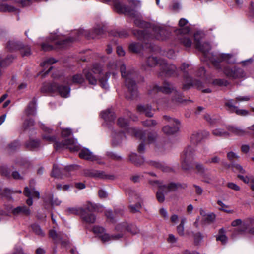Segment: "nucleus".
I'll return each mask as SVG.
<instances>
[{"label": "nucleus", "mask_w": 254, "mask_h": 254, "mask_svg": "<svg viewBox=\"0 0 254 254\" xmlns=\"http://www.w3.org/2000/svg\"><path fill=\"white\" fill-rule=\"evenodd\" d=\"M108 65L111 69L120 68L122 77L124 78L125 85L128 89L126 98L128 100L136 99L138 97V91L135 81L137 74L134 70L131 69H126L124 64L116 61L109 63Z\"/></svg>", "instance_id": "nucleus-1"}, {"label": "nucleus", "mask_w": 254, "mask_h": 254, "mask_svg": "<svg viewBox=\"0 0 254 254\" xmlns=\"http://www.w3.org/2000/svg\"><path fill=\"white\" fill-rule=\"evenodd\" d=\"M194 44L195 48L201 51L204 57L207 60H209L213 65L217 69H220V63L225 61L228 63H232L231 59L233 57V55L231 54H219L214 55L213 53H209V52L211 49V47L209 43L200 42V35L198 32L194 35Z\"/></svg>", "instance_id": "nucleus-2"}, {"label": "nucleus", "mask_w": 254, "mask_h": 254, "mask_svg": "<svg viewBox=\"0 0 254 254\" xmlns=\"http://www.w3.org/2000/svg\"><path fill=\"white\" fill-rule=\"evenodd\" d=\"M73 41L72 37L67 39H63L58 35H53L48 39L50 44L44 43L41 44L42 50L44 51H51L55 48H61L67 47Z\"/></svg>", "instance_id": "nucleus-3"}, {"label": "nucleus", "mask_w": 254, "mask_h": 254, "mask_svg": "<svg viewBox=\"0 0 254 254\" xmlns=\"http://www.w3.org/2000/svg\"><path fill=\"white\" fill-rule=\"evenodd\" d=\"M153 31L154 35H150L148 33V30L145 29L143 30H138L133 31V34L139 40L146 43V40L152 38L153 37L158 40H163L165 38L164 35L165 33V30L160 26H155L153 28Z\"/></svg>", "instance_id": "nucleus-4"}, {"label": "nucleus", "mask_w": 254, "mask_h": 254, "mask_svg": "<svg viewBox=\"0 0 254 254\" xmlns=\"http://www.w3.org/2000/svg\"><path fill=\"white\" fill-rule=\"evenodd\" d=\"M189 67V64L186 63H183L180 67V70L183 72V77L185 80L183 84V89L187 90L191 87H195L198 89H201L202 87V83L199 80H193L189 75L186 69Z\"/></svg>", "instance_id": "nucleus-5"}, {"label": "nucleus", "mask_w": 254, "mask_h": 254, "mask_svg": "<svg viewBox=\"0 0 254 254\" xmlns=\"http://www.w3.org/2000/svg\"><path fill=\"white\" fill-rule=\"evenodd\" d=\"M103 32L104 30L99 26L95 27L91 32L84 30L75 31L72 36V41L74 42L78 40L81 36H85L88 39H94L102 35Z\"/></svg>", "instance_id": "nucleus-6"}, {"label": "nucleus", "mask_w": 254, "mask_h": 254, "mask_svg": "<svg viewBox=\"0 0 254 254\" xmlns=\"http://www.w3.org/2000/svg\"><path fill=\"white\" fill-rule=\"evenodd\" d=\"M118 125L122 128H124L127 132L132 135H134L137 138L142 140L143 141L145 140V133L144 131L137 129L134 127H128V121L124 118H119L117 121Z\"/></svg>", "instance_id": "nucleus-7"}, {"label": "nucleus", "mask_w": 254, "mask_h": 254, "mask_svg": "<svg viewBox=\"0 0 254 254\" xmlns=\"http://www.w3.org/2000/svg\"><path fill=\"white\" fill-rule=\"evenodd\" d=\"M93 232L96 234L102 241L104 243L109 242L111 240H117L122 238L123 236L122 234L116 235H110L105 233V229L99 226H95L92 229Z\"/></svg>", "instance_id": "nucleus-8"}, {"label": "nucleus", "mask_w": 254, "mask_h": 254, "mask_svg": "<svg viewBox=\"0 0 254 254\" xmlns=\"http://www.w3.org/2000/svg\"><path fill=\"white\" fill-rule=\"evenodd\" d=\"M194 149L191 146H188L184 151L181 156L182 167L184 170H188L194 159Z\"/></svg>", "instance_id": "nucleus-9"}, {"label": "nucleus", "mask_w": 254, "mask_h": 254, "mask_svg": "<svg viewBox=\"0 0 254 254\" xmlns=\"http://www.w3.org/2000/svg\"><path fill=\"white\" fill-rule=\"evenodd\" d=\"M163 118L167 120L171 126L167 125L163 127L162 131L167 135H172L178 131L180 122L175 119L165 115Z\"/></svg>", "instance_id": "nucleus-10"}, {"label": "nucleus", "mask_w": 254, "mask_h": 254, "mask_svg": "<svg viewBox=\"0 0 254 254\" xmlns=\"http://www.w3.org/2000/svg\"><path fill=\"white\" fill-rule=\"evenodd\" d=\"M102 71V67L99 64H96L93 65L92 70L85 69L83 73L86 80L91 85H96L97 82L96 77L93 75L94 74H101Z\"/></svg>", "instance_id": "nucleus-11"}, {"label": "nucleus", "mask_w": 254, "mask_h": 254, "mask_svg": "<svg viewBox=\"0 0 254 254\" xmlns=\"http://www.w3.org/2000/svg\"><path fill=\"white\" fill-rule=\"evenodd\" d=\"M54 147L56 150L66 147L71 152L77 151L79 149L76 140L72 138L65 139L61 142H56Z\"/></svg>", "instance_id": "nucleus-12"}, {"label": "nucleus", "mask_w": 254, "mask_h": 254, "mask_svg": "<svg viewBox=\"0 0 254 254\" xmlns=\"http://www.w3.org/2000/svg\"><path fill=\"white\" fill-rule=\"evenodd\" d=\"M48 90L49 92H58L60 96L64 98H67L70 94V88L66 86L59 85L53 82L48 85Z\"/></svg>", "instance_id": "nucleus-13"}, {"label": "nucleus", "mask_w": 254, "mask_h": 254, "mask_svg": "<svg viewBox=\"0 0 254 254\" xmlns=\"http://www.w3.org/2000/svg\"><path fill=\"white\" fill-rule=\"evenodd\" d=\"M160 63V69L161 71L159 73L160 76H171L174 75H178L176 72L177 67L175 65L167 64L164 60Z\"/></svg>", "instance_id": "nucleus-14"}, {"label": "nucleus", "mask_w": 254, "mask_h": 254, "mask_svg": "<svg viewBox=\"0 0 254 254\" xmlns=\"http://www.w3.org/2000/svg\"><path fill=\"white\" fill-rule=\"evenodd\" d=\"M105 2L113 1L114 7L117 12L135 16V12L128 6L122 3L118 0H103Z\"/></svg>", "instance_id": "nucleus-15"}, {"label": "nucleus", "mask_w": 254, "mask_h": 254, "mask_svg": "<svg viewBox=\"0 0 254 254\" xmlns=\"http://www.w3.org/2000/svg\"><path fill=\"white\" fill-rule=\"evenodd\" d=\"M84 174L87 177L103 179L113 180L115 178L114 175L106 174L104 171L93 169L85 170L84 171Z\"/></svg>", "instance_id": "nucleus-16"}, {"label": "nucleus", "mask_w": 254, "mask_h": 254, "mask_svg": "<svg viewBox=\"0 0 254 254\" xmlns=\"http://www.w3.org/2000/svg\"><path fill=\"white\" fill-rule=\"evenodd\" d=\"M128 195L130 202H136L135 204L129 205V208L130 212L132 213L138 212L141 208V205L139 202L140 200L139 194L134 190H130Z\"/></svg>", "instance_id": "nucleus-17"}, {"label": "nucleus", "mask_w": 254, "mask_h": 254, "mask_svg": "<svg viewBox=\"0 0 254 254\" xmlns=\"http://www.w3.org/2000/svg\"><path fill=\"white\" fill-rule=\"evenodd\" d=\"M223 72L227 77L232 79L241 78L243 77L244 75L243 70L236 67L230 68L227 66L224 68Z\"/></svg>", "instance_id": "nucleus-18"}, {"label": "nucleus", "mask_w": 254, "mask_h": 254, "mask_svg": "<svg viewBox=\"0 0 254 254\" xmlns=\"http://www.w3.org/2000/svg\"><path fill=\"white\" fill-rule=\"evenodd\" d=\"M175 90L173 85L170 83L165 81L163 83L162 86H158V85H154L149 91V93L152 94L154 93L161 92L163 93L168 94L172 92Z\"/></svg>", "instance_id": "nucleus-19"}, {"label": "nucleus", "mask_w": 254, "mask_h": 254, "mask_svg": "<svg viewBox=\"0 0 254 254\" xmlns=\"http://www.w3.org/2000/svg\"><path fill=\"white\" fill-rule=\"evenodd\" d=\"M190 30V29L189 27H186L185 28H182L179 30V32L183 34L179 38L180 42L186 48L190 47L192 44L191 39L188 37V36L186 35V34L189 33Z\"/></svg>", "instance_id": "nucleus-20"}, {"label": "nucleus", "mask_w": 254, "mask_h": 254, "mask_svg": "<svg viewBox=\"0 0 254 254\" xmlns=\"http://www.w3.org/2000/svg\"><path fill=\"white\" fill-rule=\"evenodd\" d=\"M154 183L158 184L159 189L165 193L175 191L181 186L180 184L175 183H170L167 185H161L158 181H154Z\"/></svg>", "instance_id": "nucleus-21"}, {"label": "nucleus", "mask_w": 254, "mask_h": 254, "mask_svg": "<svg viewBox=\"0 0 254 254\" xmlns=\"http://www.w3.org/2000/svg\"><path fill=\"white\" fill-rule=\"evenodd\" d=\"M79 155L81 158L92 161H96L99 164L103 163L102 162L100 161V158L99 156L93 154V153L88 149H82L80 152Z\"/></svg>", "instance_id": "nucleus-22"}, {"label": "nucleus", "mask_w": 254, "mask_h": 254, "mask_svg": "<svg viewBox=\"0 0 254 254\" xmlns=\"http://www.w3.org/2000/svg\"><path fill=\"white\" fill-rule=\"evenodd\" d=\"M11 212L14 216H29L31 214L30 209L25 205L19 206L16 208H10Z\"/></svg>", "instance_id": "nucleus-23"}, {"label": "nucleus", "mask_w": 254, "mask_h": 254, "mask_svg": "<svg viewBox=\"0 0 254 254\" xmlns=\"http://www.w3.org/2000/svg\"><path fill=\"white\" fill-rule=\"evenodd\" d=\"M116 230L119 231H123L127 230L133 235L136 234L139 232V230L136 226L133 225H127L126 223L118 224L116 227Z\"/></svg>", "instance_id": "nucleus-24"}, {"label": "nucleus", "mask_w": 254, "mask_h": 254, "mask_svg": "<svg viewBox=\"0 0 254 254\" xmlns=\"http://www.w3.org/2000/svg\"><path fill=\"white\" fill-rule=\"evenodd\" d=\"M163 59H158L155 56H151L147 58L145 61L144 68L147 70V67H153L156 65L160 66V63L163 62Z\"/></svg>", "instance_id": "nucleus-25"}, {"label": "nucleus", "mask_w": 254, "mask_h": 254, "mask_svg": "<svg viewBox=\"0 0 254 254\" xmlns=\"http://www.w3.org/2000/svg\"><path fill=\"white\" fill-rule=\"evenodd\" d=\"M34 182L33 181H31L30 183V188L28 187H26L24 189V194L28 197L31 198H36L37 199H39L40 198V193L39 192L36 190L35 189L31 187V184ZM34 183V182H33Z\"/></svg>", "instance_id": "nucleus-26"}, {"label": "nucleus", "mask_w": 254, "mask_h": 254, "mask_svg": "<svg viewBox=\"0 0 254 254\" xmlns=\"http://www.w3.org/2000/svg\"><path fill=\"white\" fill-rule=\"evenodd\" d=\"M137 110L141 114H144L146 117H152L153 116L151 106L148 104L138 105Z\"/></svg>", "instance_id": "nucleus-27"}, {"label": "nucleus", "mask_w": 254, "mask_h": 254, "mask_svg": "<svg viewBox=\"0 0 254 254\" xmlns=\"http://www.w3.org/2000/svg\"><path fill=\"white\" fill-rule=\"evenodd\" d=\"M209 135V132L207 131H201L195 132L191 136L190 140L193 144H197L200 142L204 137Z\"/></svg>", "instance_id": "nucleus-28"}, {"label": "nucleus", "mask_w": 254, "mask_h": 254, "mask_svg": "<svg viewBox=\"0 0 254 254\" xmlns=\"http://www.w3.org/2000/svg\"><path fill=\"white\" fill-rule=\"evenodd\" d=\"M80 216L82 219L87 223H94L95 222V215L92 213H88L84 209H83Z\"/></svg>", "instance_id": "nucleus-29"}, {"label": "nucleus", "mask_w": 254, "mask_h": 254, "mask_svg": "<svg viewBox=\"0 0 254 254\" xmlns=\"http://www.w3.org/2000/svg\"><path fill=\"white\" fill-rule=\"evenodd\" d=\"M23 44L17 40H9L7 44V48L10 51L19 50L22 49Z\"/></svg>", "instance_id": "nucleus-30"}, {"label": "nucleus", "mask_w": 254, "mask_h": 254, "mask_svg": "<svg viewBox=\"0 0 254 254\" xmlns=\"http://www.w3.org/2000/svg\"><path fill=\"white\" fill-rule=\"evenodd\" d=\"M101 116L106 121L108 122L114 121L115 118L114 112L111 109H108L102 112Z\"/></svg>", "instance_id": "nucleus-31"}, {"label": "nucleus", "mask_w": 254, "mask_h": 254, "mask_svg": "<svg viewBox=\"0 0 254 254\" xmlns=\"http://www.w3.org/2000/svg\"><path fill=\"white\" fill-rule=\"evenodd\" d=\"M36 101L33 99L30 102L25 110V114L27 116H34L36 113Z\"/></svg>", "instance_id": "nucleus-32"}, {"label": "nucleus", "mask_w": 254, "mask_h": 254, "mask_svg": "<svg viewBox=\"0 0 254 254\" xmlns=\"http://www.w3.org/2000/svg\"><path fill=\"white\" fill-rule=\"evenodd\" d=\"M84 81V78L82 74H76L73 75L69 81H67V83L82 84Z\"/></svg>", "instance_id": "nucleus-33"}, {"label": "nucleus", "mask_w": 254, "mask_h": 254, "mask_svg": "<svg viewBox=\"0 0 254 254\" xmlns=\"http://www.w3.org/2000/svg\"><path fill=\"white\" fill-rule=\"evenodd\" d=\"M17 10L15 6L7 3L0 4V11L3 12H12Z\"/></svg>", "instance_id": "nucleus-34"}, {"label": "nucleus", "mask_w": 254, "mask_h": 254, "mask_svg": "<svg viewBox=\"0 0 254 254\" xmlns=\"http://www.w3.org/2000/svg\"><path fill=\"white\" fill-rule=\"evenodd\" d=\"M216 239L217 241H221L223 244H225L227 243L228 238L225 235V230L224 228L219 229Z\"/></svg>", "instance_id": "nucleus-35"}, {"label": "nucleus", "mask_w": 254, "mask_h": 254, "mask_svg": "<svg viewBox=\"0 0 254 254\" xmlns=\"http://www.w3.org/2000/svg\"><path fill=\"white\" fill-rule=\"evenodd\" d=\"M112 135L113 138V143L116 145L120 143L121 140L125 137L124 133L122 132H119L117 133L116 132L113 131Z\"/></svg>", "instance_id": "nucleus-36"}, {"label": "nucleus", "mask_w": 254, "mask_h": 254, "mask_svg": "<svg viewBox=\"0 0 254 254\" xmlns=\"http://www.w3.org/2000/svg\"><path fill=\"white\" fill-rule=\"evenodd\" d=\"M227 129L231 133L236 135H243L245 133V131L243 129L235 126H228Z\"/></svg>", "instance_id": "nucleus-37"}, {"label": "nucleus", "mask_w": 254, "mask_h": 254, "mask_svg": "<svg viewBox=\"0 0 254 254\" xmlns=\"http://www.w3.org/2000/svg\"><path fill=\"white\" fill-rule=\"evenodd\" d=\"M224 105L227 108V110L231 113H234L235 110L237 107L234 105V100L232 99H226Z\"/></svg>", "instance_id": "nucleus-38"}, {"label": "nucleus", "mask_w": 254, "mask_h": 254, "mask_svg": "<svg viewBox=\"0 0 254 254\" xmlns=\"http://www.w3.org/2000/svg\"><path fill=\"white\" fill-rule=\"evenodd\" d=\"M83 208L81 207H69L65 210L66 212L69 214L80 215L81 216L83 212Z\"/></svg>", "instance_id": "nucleus-39"}, {"label": "nucleus", "mask_w": 254, "mask_h": 254, "mask_svg": "<svg viewBox=\"0 0 254 254\" xmlns=\"http://www.w3.org/2000/svg\"><path fill=\"white\" fill-rule=\"evenodd\" d=\"M129 160L135 165L140 166L143 163V159H139L137 154L132 153L129 156Z\"/></svg>", "instance_id": "nucleus-40"}, {"label": "nucleus", "mask_w": 254, "mask_h": 254, "mask_svg": "<svg viewBox=\"0 0 254 254\" xmlns=\"http://www.w3.org/2000/svg\"><path fill=\"white\" fill-rule=\"evenodd\" d=\"M228 167L231 168L233 171L235 172H239L241 174H245L246 173L243 167L237 163H231V164L228 165Z\"/></svg>", "instance_id": "nucleus-41"}, {"label": "nucleus", "mask_w": 254, "mask_h": 254, "mask_svg": "<svg viewBox=\"0 0 254 254\" xmlns=\"http://www.w3.org/2000/svg\"><path fill=\"white\" fill-rule=\"evenodd\" d=\"M212 133L214 135L219 137H226L229 136V132L220 128H216L214 129L212 131Z\"/></svg>", "instance_id": "nucleus-42"}, {"label": "nucleus", "mask_w": 254, "mask_h": 254, "mask_svg": "<svg viewBox=\"0 0 254 254\" xmlns=\"http://www.w3.org/2000/svg\"><path fill=\"white\" fill-rule=\"evenodd\" d=\"M142 49V46L139 43H132L129 46V49L133 53H139Z\"/></svg>", "instance_id": "nucleus-43"}, {"label": "nucleus", "mask_w": 254, "mask_h": 254, "mask_svg": "<svg viewBox=\"0 0 254 254\" xmlns=\"http://www.w3.org/2000/svg\"><path fill=\"white\" fill-rule=\"evenodd\" d=\"M186 222V219L183 218L181 219L180 224L177 227V231L178 234L181 236H184V225Z\"/></svg>", "instance_id": "nucleus-44"}, {"label": "nucleus", "mask_w": 254, "mask_h": 254, "mask_svg": "<svg viewBox=\"0 0 254 254\" xmlns=\"http://www.w3.org/2000/svg\"><path fill=\"white\" fill-rule=\"evenodd\" d=\"M221 159L218 156H213L205 160V163L207 165L219 164L220 163Z\"/></svg>", "instance_id": "nucleus-45"}, {"label": "nucleus", "mask_w": 254, "mask_h": 254, "mask_svg": "<svg viewBox=\"0 0 254 254\" xmlns=\"http://www.w3.org/2000/svg\"><path fill=\"white\" fill-rule=\"evenodd\" d=\"M31 229L33 232L37 235L43 237L45 234L40 226L37 224H33L31 225Z\"/></svg>", "instance_id": "nucleus-46"}, {"label": "nucleus", "mask_w": 254, "mask_h": 254, "mask_svg": "<svg viewBox=\"0 0 254 254\" xmlns=\"http://www.w3.org/2000/svg\"><path fill=\"white\" fill-rule=\"evenodd\" d=\"M63 171L56 165H53V168L52 172V176L55 178H61L63 176Z\"/></svg>", "instance_id": "nucleus-47"}, {"label": "nucleus", "mask_w": 254, "mask_h": 254, "mask_svg": "<svg viewBox=\"0 0 254 254\" xmlns=\"http://www.w3.org/2000/svg\"><path fill=\"white\" fill-rule=\"evenodd\" d=\"M195 167L197 173L199 174L200 176L204 174L205 172L208 171L207 168H206L204 165L199 162H196L195 164Z\"/></svg>", "instance_id": "nucleus-48"}, {"label": "nucleus", "mask_w": 254, "mask_h": 254, "mask_svg": "<svg viewBox=\"0 0 254 254\" xmlns=\"http://www.w3.org/2000/svg\"><path fill=\"white\" fill-rule=\"evenodd\" d=\"M40 143L38 140H30L27 142L25 145L29 149H34L39 146Z\"/></svg>", "instance_id": "nucleus-49"}, {"label": "nucleus", "mask_w": 254, "mask_h": 254, "mask_svg": "<svg viewBox=\"0 0 254 254\" xmlns=\"http://www.w3.org/2000/svg\"><path fill=\"white\" fill-rule=\"evenodd\" d=\"M200 177L202 178L203 181L207 183H211L213 180V177L211 174L207 171L205 172L204 174H201Z\"/></svg>", "instance_id": "nucleus-50"}, {"label": "nucleus", "mask_w": 254, "mask_h": 254, "mask_svg": "<svg viewBox=\"0 0 254 254\" xmlns=\"http://www.w3.org/2000/svg\"><path fill=\"white\" fill-rule=\"evenodd\" d=\"M192 236L194 243L196 245H199L203 238L202 234L199 232L196 233L192 232Z\"/></svg>", "instance_id": "nucleus-51"}, {"label": "nucleus", "mask_w": 254, "mask_h": 254, "mask_svg": "<svg viewBox=\"0 0 254 254\" xmlns=\"http://www.w3.org/2000/svg\"><path fill=\"white\" fill-rule=\"evenodd\" d=\"M110 75V73L107 72L106 73V74L103 77L99 79V82L102 88L105 89H107L108 88V85L107 83V81Z\"/></svg>", "instance_id": "nucleus-52"}, {"label": "nucleus", "mask_w": 254, "mask_h": 254, "mask_svg": "<svg viewBox=\"0 0 254 254\" xmlns=\"http://www.w3.org/2000/svg\"><path fill=\"white\" fill-rule=\"evenodd\" d=\"M142 124L143 126L146 127H152L155 126L157 124V123L155 120L149 119L142 121Z\"/></svg>", "instance_id": "nucleus-53"}, {"label": "nucleus", "mask_w": 254, "mask_h": 254, "mask_svg": "<svg viewBox=\"0 0 254 254\" xmlns=\"http://www.w3.org/2000/svg\"><path fill=\"white\" fill-rule=\"evenodd\" d=\"M217 204L220 206V208H219L220 210L224 211L228 213H232L233 212V210L227 209L226 208H228L229 206L225 205L222 201L218 200L217 201Z\"/></svg>", "instance_id": "nucleus-54"}, {"label": "nucleus", "mask_w": 254, "mask_h": 254, "mask_svg": "<svg viewBox=\"0 0 254 254\" xmlns=\"http://www.w3.org/2000/svg\"><path fill=\"white\" fill-rule=\"evenodd\" d=\"M22 49H20L22 56H27L31 54L30 48L27 45L23 44Z\"/></svg>", "instance_id": "nucleus-55"}, {"label": "nucleus", "mask_w": 254, "mask_h": 254, "mask_svg": "<svg viewBox=\"0 0 254 254\" xmlns=\"http://www.w3.org/2000/svg\"><path fill=\"white\" fill-rule=\"evenodd\" d=\"M152 165L154 166L156 168H159L162 170L164 172H168L171 170V169L168 167H165L161 164L158 162H151Z\"/></svg>", "instance_id": "nucleus-56"}, {"label": "nucleus", "mask_w": 254, "mask_h": 254, "mask_svg": "<svg viewBox=\"0 0 254 254\" xmlns=\"http://www.w3.org/2000/svg\"><path fill=\"white\" fill-rule=\"evenodd\" d=\"M0 173L2 175L7 177L10 176V171L5 166H1L0 167Z\"/></svg>", "instance_id": "nucleus-57"}, {"label": "nucleus", "mask_w": 254, "mask_h": 254, "mask_svg": "<svg viewBox=\"0 0 254 254\" xmlns=\"http://www.w3.org/2000/svg\"><path fill=\"white\" fill-rule=\"evenodd\" d=\"M227 157L228 159L232 163H233L234 160H238L239 158V156L232 151L229 152L227 154Z\"/></svg>", "instance_id": "nucleus-58"}, {"label": "nucleus", "mask_w": 254, "mask_h": 254, "mask_svg": "<svg viewBox=\"0 0 254 254\" xmlns=\"http://www.w3.org/2000/svg\"><path fill=\"white\" fill-rule=\"evenodd\" d=\"M56 61L53 58L48 59L41 64V66L43 67H48L50 66L52 64L56 63Z\"/></svg>", "instance_id": "nucleus-59"}, {"label": "nucleus", "mask_w": 254, "mask_h": 254, "mask_svg": "<svg viewBox=\"0 0 254 254\" xmlns=\"http://www.w3.org/2000/svg\"><path fill=\"white\" fill-rule=\"evenodd\" d=\"M97 208L96 204L89 202L86 205V209H85L87 212H91L96 211Z\"/></svg>", "instance_id": "nucleus-60"}, {"label": "nucleus", "mask_w": 254, "mask_h": 254, "mask_svg": "<svg viewBox=\"0 0 254 254\" xmlns=\"http://www.w3.org/2000/svg\"><path fill=\"white\" fill-rule=\"evenodd\" d=\"M213 83L214 85H219L220 86H226L228 84L227 80L224 79H218L213 81Z\"/></svg>", "instance_id": "nucleus-61"}, {"label": "nucleus", "mask_w": 254, "mask_h": 254, "mask_svg": "<svg viewBox=\"0 0 254 254\" xmlns=\"http://www.w3.org/2000/svg\"><path fill=\"white\" fill-rule=\"evenodd\" d=\"M234 113H235L237 115L242 116H246L249 114L248 111L245 109H239L238 107L235 110Z\"/></svg>", "instance_id": "nucleus-62"}, {"label": "nucleus", "mask_w": 254, "mask_h": 254, "mask_svg": "<svg viewBox=\"0 0 254 254\" xmlns=\"http://www.w3.org/2000/svg\"><path fill=\"white\" fill-rule=\"evenodd\" d=\"M164 193L163 191L159 189V191L156 192V198L157 200L160 202H163L165 200Z\"/></svg>", "instance_id": "nucleus-63"}, {"label": "nucleus", "mask_w": 254, "mask_h": 254, "mask_svg": "<svg viewBox=\"0 0 254 254\" xmlns=\"http://www.w3.org/2000/svg\"><path fill=\"white\" fill-rule=\"evenodd\" d=\"M156 132H150L148 134L147 141L149 143L153 142L157 138Z\"/></svg>", "instance_id": "nucleus-64"}]
</instances>
